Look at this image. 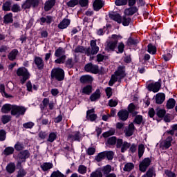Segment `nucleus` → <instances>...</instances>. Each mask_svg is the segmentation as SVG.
<instances>
[{"label": "nucleus", "mask_w": 177, "mask_h": 177, "mask_svg": "<svg viewBox=\"0 0 177 177\" xmlns=\"http://www.w3.org/2000/svg\"><path fill=\"white\" fill-rule=\"evenodd\" d=\"M105 158H107L109 161H111L114 158V151H104Z\"/></svg>", "instance_id": "58836bf2"}, {"label": "nucleus", "mask_w": 177, "mask_h": 177, "mask_svg": "<svg viewBox=\"0 0 177 177\" xmlns=\"http://www.w3.org/2000/svg\"><path fill=\"white\" fill-rule=\"evenodd\" d=\"M86 167L84 165H80L78 167V170L77 172H79V174H81V175H85V174L86 173Z\"/></svg>", "instance_id": "864d4df0"}, {"label": "nucleus", "mask_w": 177, "mask_h": 177, "mask_svg": "<svg viewBox=\"0 0 177 177\" xmlns=\"http://www.w3.org/2000/svg\"><path fill=\"white\" fill-rule=\"evenodd\" d=\"M167 114V111L165 109H160L159 108L156 109V115L158 118H164Z\"/></svg>", "instance_id": "4c0bfd02"}, {"label": "nucleus", "mask_w": 177, "mask_h": 177, "mask_svg": "<svg viewBox=\"0 0 177 177\" xmlns=\"http://www.w3.org/2000/svg\"><path fill=\"white\" fill-rule=\"evenodd\" d=\"M30 156H31L30 151L27 149H25L19 152L17 155V160L19 161L26 162V161H27V159L30 158Z\"/></svg>", "instance_id": "6e6552de"}, {"label": "nucleus", "mask_w": 177, "mask_h": 177, "mask_svg": "<svg viewBox=\"0 0 177 177\" xmlns=\"http://www.w3.org/2000/svg\"><path fill=\"white\" fill-rule=\"evenodd\" d=\"M124 143V140H122V138H118L116 140V148L117 149H121V147H122V145Z\"/></svg>", "instance_id": "774afa93"}, {"label": "nucleus", "mask_w": 177, "mask_h": 177, "mask_svg": "<svg viewBox=\"0 0 177 177\" xmlns=\"http://www.w3.org/2000/svg\"><path fill=\"white\" fill-rule=\"evenodd\" d=\"M80 81L81 84H92L93 77L89 75H84L80 77Z\"/></svg>", "instance_id": "aec40b11"}, {"label": "nucleus", "mask_w": 177, "mask_h": 177, "mask_svg": "<svg viewBox=\"0 0 177 177\" xmlns=\"http://www.w3.org/2000/svg\"><path fill=\"white\" fill-rule=\"evenodd\" d=\"M65 64L68 68H73V67H74V62H73V58H68L65 62Z\"/></svg>", "instance_id": "bf43d9fd"}, {"label": "nucleus", "mask_w": 177, "mask_h": 177, "mask_svg": "<svg viewBox=\"0 0 177 177\" xmlns=\"http://www.w3.org/2000/svg\"><path fill=\"white\" fill-rule=\"evenodd\" d=\"M115 75L116 77H120V78H125L127 77L125 66H118L117 71H115Z\"/></svg>", "instance_id": "4468645a"}, {"label": "nucleus", "mask_w": 177, "mask_h": 177, "mask_svg": "<svg viewBox=\"0 0 177 177\" xmlns=\"http://www.w3.org/2000/svg\"><path fill=\"white\" fill-rule=\"evenodd\" d=\"M40 168L44 172L46 171H49V169H52V168H53V163L48 162H44L42 165H40Z\"/></svg>", "instance_id": "a878e982"}, {"label": "nucleus", "mask_w": 177, "mask_h": 177, "mask_svg": "<svg viewBox=\"0 0 177 177\" xmlns=\"http://www.w3.org/2000/svg\"><path fill=\"white\" fill-rule=\"evenodd\" d=\"M6 139V131L3 129L0 130V141L3 142Z\"/></svg>", "instance_id": "0e129e2a"}, {"label": "nucleus", "mask_w": 177, "mask_h": 177, "mask_svg": "<svg viewBox=\"0 0 177 177\" xmlns=\"http://www.w3.org/2000/svg\"><path fill=\"white\" fill-rule=\"evenodd\" d=\"M10 6H12V1H7L5 3H3L2 9L4 10V12H9L10 11Z\"/></svg>", "instance_id": "a19ab883"}, {"label": "nucleus", "mask_w": 177, "mask_h": 177, "mask_svg": "<svg viewBox=\"0 0 177 177\" xmlns=\"http://www.w3.org/2000/svg\"><path fill=\"white\" fill-rule=\"evenodd\" d=\"M133 168H135V165L133 162H127L124 165L123 171L124 172H131Z\"/></svg>", "instance_id": "f704fd0d"}, {"label": "nucleus", "mask_w": 177, "mask_h": 177, "mask_svg": "<svg viewBox=\"0 0 177 177\" xmlns=\"http://www.w3.org/2000/svg\"><path fill=\"white\" fill-rule=\"evenodd\" d=\"M50 177H67V176L63 174L60 171L57 170L53 171Z\"/></svg>", "instance_id": "8fccbe9b"}, {"label": "nucleus", "mask_w": 177, "mask_h": 177, "mask_svg": "<svg viewBox=\"0 0 177 177\" xmlns=\"http://www.w3.org/2000/svg\"><path fill=\"white\" fill-rule=\"evenodd\" d=\"M139 12V8L136 6H129L128 8L124 10V14L126 16H133L135 13H138Z\"/></svg>", "instance_id": "9b49d317"}, {"label": "nucleus", "mask_w": 177, "mask_h": 177, "mask_svg": "<svg viewBox=\"0 0 177 177\" xmlns=\"http://www.w3.org/2000/svg\"><path fill=\"white\" fill-rule=\"evenodd\" d=\"M106 158L104 155V151L100 152L95 158V161L97 162H100L102 160H104Z\"/></svg>", "instance_id": "09e8293b"}, {"label": "nucleus", "mask_w": 177, "mask_h": 177, "mask_svg": "<svg viewBox=\"0 0 177 177\" xmlns=\"http://www.w3.org/2000/svg\"><path fill=\"white\" fill-rule=\"evenodd\" d=\"M17 75L18 77H22L20 79V82L21 85H24L28 80H30V72H28V69L26 67H20L17 70Z\"/></svg>", "instance_id": "f03ea898"}, {"label": "nucleus", "mask_w": 177, "mask_h": 177, "mask_svg": "<svg viewBox=\"0 0 177 177\" xmlns=\"http://www.w3.org/2000/svg\"><path fill=\"white\" fill-rule=\"evenodd\" d=\"M17 55H19V50L15 48L12 49L8 55V59L10 62H13V60H16L17 57Z\"/></svg>", "instance_id": "4be33fe9"}, {"label": "nucleus", "mask_w": 177, "mask_h": 177, "mask_svg": "<svg viewBox=\"0 0 177 177\" xmlns=\"http://www.w3.org/2000/svg\"><path fill=\"white\" fill-rule=\"evenodd\" d=\"M34 63L39 70H44L45 63L41 57L35 56L34 58Z\"/></svg>", "instance_id": "2eb2a0df"}, {"label": "nucleus", "mask_w": 177, "mask_h": 177, "mask_svg": "<svg viewBox=\"0 0 177 177\" xmlns=\"http://www.w3.org/2000/svg\"><path fill=\"white\" fill-rule=\"evenodd\" d=\"M150 164H151V159L150 158H144L139 164V171L145 172L150 167Z\"/></svg>", "instance_id": "423d86ee"}, {"label": "nucleus", "mask_w": 177, "mask_h": 177, "mask_svg": "<svg viewBox=\"0 0 177 177\" xmlns=\"http://www.w3.org/2000/svg\"><path fill=\"white\" fill-rule=\"evenodd\" d=\"M146 88L149 92L157 93L161 88V83L159 82L149 83L147 85Z\"/></svg>", "instance_id": "0eeeda50"}, {"label": "nucleus", "mask_w": 177, "mask_h": 177, "mask_svg": "<svg viewBox=\"0 0 177 177\" xmlns=\"http://www.w3.org/2000/svg\"><path fill=\"white\" fill-rule=\"evenodd\" d=\"M176 104V101L174 98H169L166 104V107L168 109V110H171L175 107Z\"/></svg>", "instance_id": "c85d7f7f"}, {"label": "nucleus", "mask_w": 177, "mask_h": 177, "mask_svg": "<svg viewBox=\"0 0 177 177\" xmlns=\"http://www.w3.org/2000/svg\"><path fill=\"white\" fill-rule=\"evenodd\" d=\"M50 75L51 81L53 80L58 82L64 81L65 73L64 70L62 68H55L52 69Z\"/></svg>", "instance_id": "f257e3e1"}, {"label": "nucleus", "mask_w": 177, "mask_h": 177, "mask_svg": "<svg viewBox=\"0 0 177 177\" xmlns=\"http://www.w3.org/2000/svg\"><path fill=\"white\" fill-rule=\"evenodd\" d=\"M104 6V1L103 0H95L93 3V10L95 12H99L102 8Z\"/></svg>", "instance_id": "dca6fc26"}, {"label": "nucleus", "mask_w": 177, "mask_h": 177, "mask_svg": "<svg viewBox=\"0 0 177 177\" xmlns=\"http://www.w3.org/2000/svg\"><path fill=\"white\" fill-rule=\"evenodd\" d=\"M93 91V87L91 84H87L84 87H83L82 90V93H83L84 95H91V93H92Z\"/></svg>", "instance_id": "cd10ccee"}, {"label": "nucleus", "mask_w": 177, "mask_h": 177, "mask_svg": "<svg viewBox=\"0 0 177 177\" xmlns=\"http://www.w3.org/2000/svg\"><path fill=\"white\" fill-rule=\"evenodd\" d=\"M115 134V129L111 128L108 131L104 132L102 133L103 138H109V136H113Z\"/></svg>", "instance_id": "ea45409f"}, {"label": "nucleus", "mask_w": 177, "mask_h": 177, "mask_svg": "<svg viewBox=\"0 0 177 177\" xmlns=\"http://www.w3.org/2000/svg\"><path fill=\"white\" fill-rule=\"evenodd\" d=\"M143 154H145V145L143 144H140L138 145V157H139V158H142V157H143Z\"/></svg>", "instance_id": "49530a36"}, {"label": "nucleus", "mask_w": 177, "mask_h": 177, "mask_svg": "<svg viewBox=\"0 0 177 177\" xmlns=\"http://www.w3.org/2000/svg\"><path fill=\"white\" fill-rule=\"evenodd\" d=\"M139 44V40L138 39H133V37H129L127 40V44L129 46L138 45Z\"/></svg>", "instance_id": "3c124183"}, {"label": "nucleus", "mask_w": 177, "mask_h": 177, "mask_svg": "<svg viewBox=\"0 0 177 177\" xmlns=\"http://www.w3.org/2000/svg\"><path fill=\"white\" fill-rule=\"evenodd\" d=\"M6 169L8 174H13L16 171V165L14 162H10L7 165Z\"/></svg>", "instance_id": "c756f323"}, {"label": "nucleus", "mask_w": 177, "mask_h": 177, "mask_svg": "<svg viewBox=\"0 0 177 177\" xmlns=\"http://www.w3.org/2000/svg\"><path fill=\"white\" fill-rule=\"evenodd\" d=\"M78 5V0H70L66 3L68 8H75Z\"/></svg>", "instance_id": "5fc2aeb1"}, {"label": "nucleus", "mask_w": 177, "mask_h": 177, "mask_svg": "<svg viewBox=\"0 0 177 177\" xmlns=\"http://www.w3.org/2000/svg\"><path fill=\"white\" fill-rule=\"evenodd\" d=\"M147 52L150 53V55H156V53H157V47L150 43L147 46Z\"/></svg>", "instance_id": "7c9ffc66"}, {"label": "nucleus", "mask_w": 177, "mask_h": 177, "mask_svg": "<svg viewBox=\"0 0 177 177\" xmlns=\"http://www.w3.org/2000/svg\"><path fill=\"white\" fill-rule=\"evenodd\" d=\"M38 6H39V0H26L21 5V8L22 9H24V10L26 9H31V8H38Z\"/></svg>", "instance_id": "39448f33"}, {"label": "nucleus", "mask_w": 177, "mask_h": 177, "mask_svg": "<svg viewBox=\"0 0 177 177\" xmlns=\"http://www.w3.org/2000/svg\"><path fill=\"white\" fill-rule=\"evenodd\" d=\"M87 156H93L96 153V149L95 147H88L86 150Z\"/></svg>", "instance_id": "052dcab7"}, {"label": "nucleus", "mask_w": 177, "mask_h": 177, "mask_svg": "<svg viewBox=\"0 0 177 177\" xmlns=\"http://www.w3.org/2000/svg\"><path fill=\"white\" fill-rule=\"evenodd\" d=\"M12 106L13 104H3L1 109V113H3V114H8V113H10Z\"/></svg>", "instance_id": "393cba45"}, {"label": "nucleus", "mask_w": 177, "mask_h": 177, "mask_svg": "<svg viewBox=\"0 0 177 177\" xmlns=\"http://www.w3.org/2000/svg\"><path fill=\"white\" fill-rule=\"evenodd\" d=\"M66 59H67V56H66V55H61L55 60V63H56V64H64Z\"/></svg>", "instance_id": "e433bc0d"}, {"label": "nucleus", "mask_w": 177, "mask_h": 177, "mask_svg": "<svg viewBox=\"0 0 177 177\" xmlns=\"http://www.w3.org/2000/svg\"><path fill=\"white\" fill-rule=\"evenodd\" d=\"M39 21L41 26H44L45 23H46V24H48L49 26L52 24V22L53 21V17L50 15H47L46 17H42L39 19Z\"/></svg>", "instance_id": "6ab92c4d"}, {"label": "nucleus", "mask_w": 177, "mask_h": 177, "mask_svg": "<svg viewBox=\"0 0 177 177\" xmlns=\"http://www.w3.org/2000/svg\"><path fill=\"white\" fill-rule=\"evenodd\" d=\"M165 101V94L158 93L156 95V104H162Z\"/></svg>", "instance_id": "b1692460"}, {"label": "nucleus", "mask_w": 177, "mask_h": 177, "mask_svg": "<svg viewBox=\"0 0 177 177\" xmlns=\"http://www.w3.org/2000/svg\"><path fill=\"white\" fill-rule=\"evenodd\" d=\"M64 53H66L64 48H63V47H59L57 50H55L54 56H55V57H60V56H63Z\"/></svg>", "instance_id": "c9c22d12"}, {"label": "nucleus", "mask_w": 177, "mask_h": 177, "mask_svg": "<svg viewBox=\"0 0 177 177\" xmlns=\"http://www.w3.org/2000/svg\"><path fill=\"white\" fill-rule=\"evenodd\" d=\"M34 125H35V124H34V122H28L26 123H24L23 124V127L26 129H32V128H34Z\"/></svg>", "instance_id": "680f3d73"}, {"label": "nucleus", "mask_w": 177, "mask_h": 177, "mask_svg": "<svg viewBox=\"0 0 177 177\" xmlns=\"http://www.w3.org/2000/svg\"><path fill=\"white\" fill-rule=\"evenodd\" d=\"M129 147H131V143L124 141L122 145V147H120V151L121 153H125V151H127V150H128V149H129Z\"/></svg>", "instance_id": "79ce46f5"}, {"label": "nucleus", "mask_w": 177, "mask_h": 177, "mask_svg": "<svg viewBox=\"0 0 177 177\" xmlns=\"http://www.w3.org/2000/svg\"><path fill=\"white\" fill-rule=\"evenodd\" d=\"M118 117L120 121H127L129 118V112L127 109H121L118 113Z\"/></svg>", "instance_id": "ddd939ff"}, {"label": "nucleus", "mask_w": 177, "mask_h": 177, "mask_svg": "<svg viewBox=\"0 0 177 177\" xmlns=\"http://www.w3.org/2000/svg\"><path fill=\"white\" fill-rule=\"evenodd\" d=\"M71 21L69 19H64L59 24L58 28L59 30H64V28H67L68 25L70 24Z\"/></svg>", "instance_id": "5701e85b"}, {"label": "nucleus", "mask_w": 177, "mask_h": 177, "mask_svg": "<svg viewBox=\"0 0 177 177\" xmlns=\"http://www.w3.org/2000/svg\"><path fill=\"white\" fill-rule=\"evenodd\" d=\"M26 175H27V171L24 169H20L17 172V177H24Z\"/></svg>", "instance_id": "69168bd1"}, {"label": "nucleus", "mask_w": 177, "mask_h": 177, "mask_svg": "<svg viewBox=\"0 0 177 177\" xmlns=\"http://www.w3.org/2000/svg\"><path fill=\"white\" fill-rule=\"evenodd\" d=\"M100 97H102V93L100 92V89L97 88L91 95L89 99L91 102H96L97 100H99Z\"/></svg>", "instance_id": "a211bd4d"}, {"label": "nucleus", "mask_w": 177, "mask_h": 177, "mask_svg": "<svg viewBox=\"0 0 177 177\" xmlns=\"http://www.w3.org/2000/svg\"><path fill=\"white\" fill-rule=\"evenodd\" d=\"M13 153H15V148L12 147H8L3 151L5 156H10V154H13Z\"/></svg>", "instance_id": "37998d69"}, {"label": "nucleus", "mask_w": 177, "mask_h": 177, "mask_svg": "<svg viewBox=\"0 0 177 177\" xmlns=\"http://www.w3.org/2000/svg\"><path fill=\"white\" fill-rule=\"evenodd\" d=\"M127 16L128 15H123L122 17V26H124V27H128V26H129V24H131V21H132V19H131V17H127Z\"/></svg>", "instance_id": "bb28decb"}, {"label": "nucleus", "mask_w": 177, "mask_h": 177, "mask_svg": "<svg viewBox=\"0 0 177 177\" xmlns=\"http://www.w3.org/2000/svg\"><path fill=\"white\" fill-rule=\"evenodd\" d=\"M111 38L113 40H111L106 45V49L108 52H114L115 50V48H117V45H118V39H122V36L120 35H115L113 34L111 35Z\"/></svg>", "instance_id": "7ed1b4c3"}, {"label": "nucleus", "mask_w": 177, "mask_h": 177, "mask_svg": "<svg viewBox=\"0 0 177 177\" xmlns=\"http://www.w3.org/2000/svg\"><path fill=\"white\" fill-rule=\"evenodd\" d=\"M84 70L86 71V73L97 74V65H93V64L90 62L85 65Z\"/></svg>", "instance_id": "f8f14e48"}, {"label": "nucleus", "mask_w": 177, "mask_h": 177, "mask_svg": "<svg viewBox=\"0 0 177 177\" xmlns=\"http://www.w3.org/2000/svg\"><path fill=\"white\" fill-rule=\"evenodd\" d=\"M89 3V0H78V5H80L82 8H85L88 6Z\"/></svg>", "instance_id": "e2e57ef3"}, {"label": "nucleus", "mask_w": 177, "mask_h": 177, "mask_svg": "<svg viewBox=\"0 0 177 177\" xmlns=\"http://www.w3.org/2000/svg\"><path fill=\"white\" fill-rule=\"evenodd\" d=\"M5 24H9V23H13V14L12 12L6 14L4 17Z\"/></svg>", "instance_id": "2f4dec72"}, {"label": "nucleus", "mask_w": 177, "mask_h": 177, "mask_svg": "<svg viewBox=\"0 0 177 177\" xmlns=\"http://www.w3.org/2000/svg\"><path fill=\"white\" fill-rule=\"evenodd\" d=\"M117 137L115 136H112L107 140V145L109 146H115L117 143Z\"/></svg>", "instance_id": "c03bdc74"}, {"label": "nucleus", "mask_w": 177, "mask_h": 177, "mask_svg": "<svg viewBox=\"0 0 177 177\" xmlns=\"http://www.w3.org/2000/svg\"><path fill=\"white\" fill-rule=\"evenodd\" d=\"M174 141V138L172 136H169L165 140H163L162 143L160 144V149L162 150H168L171 146H172V142Z\"/></svg>", "instance_id": "1a4fd4ad"}, {"label": "nucleus", "mask_w": 177, "mask_h": 177, "mask_svg": "<svg viewBox=\"0 0 177 177\" xmlns=\"http://www.w3.org/2000/svg\"><path fill=\"white\" fill-rule=\"evenodd\" d=\"M146 177H153L156 176V171H154V168L151 167L146 172Z\"/></svg>", "instance_id": "4d7b16f0"}, {"label": "nucleus", "mask_w": 177, "mask_h": 177, "mask_svg": "<svg viewBox=\"0 0 177 177\" xmlns=\"http://www.w3.org/2000/svg\"><path fill=\"white\" fill-rule=\"evenodd\" d=\"M67 140H70L71 143L81 142V133L80 131H75L73 133L68 134Z\"/></svg>", "instance_id": "9d476101"}, {"label": "nucleus", "mask_w": 177, "mask_h": 177, "mask_svg": "<svg viewBox=\"0 0 177 177\" xmlns=\"http://www.w3.org/2000/svg\"><path fill=\"white\" fill-rule=\"evenodd\" d=\"M125 49V44L124 42L121 41L118 45V50L117 53H124V50Z\"/></svg>", "instance_id": "6e6d98bb"}, {"label": "nucleus", "mask_w": 177, "mask_h": 177, "mask_svg": "<svg viewBox=\"0 0 177 177\" xmlns=\"http://www.w3.org/2000/svg\"><path fill=\"white\" fill-rule=\"evenodd\" d=\"M133 124L136 125L142 124V125H144L145 122H143V116L142 115H137L133 120Z\"/></svg>", "instance_id": "72a5a7b5"}, {"label": "nucleus", "mask_w": 177, "mask_h": 177, "mask_svg": "<svg viewBox=\"0 0 177 177\" xmlns=\"http://www.w3.org/2000/svg\"><path fill=\"white\" fill-rule=\"evenodd\" d=\"M42 104L43 106H41V110H45V108L48 107V104H49V98H44Z\"/></svg>", "instance_id": "338daca9"}, {"label": "nucleus", "mask_w": 177, "mask_h": 177, "mask_svg": "<svg viewBox=\"0 0 177 177\" xmlns=\"http://www.w3.org/2000/svg\"><path fill=\"white\" fill-rule=\"evenodd\" d=\"M10 120H12V116H10L9 115H4L1 118V122L4 124H8V122H9V121H10Z\"/></svg>", "instance_id": "13d9d810"}, {"label": "nucleus", "mask_w": 177, "mask_h": 177, "mask_svg": "<svg viewBox=\"0 0 177 177\" xmlns=\"http://www.w3.org/2000/svg\"><path fill=\"white\" fill-rule=\"evenodd\" d=\"M90 177H103V173L100 169H97L91 174Z\"/></svg>", "instance_id": "a18cd8bd"}, {"label": "nucleus", "mask_w": 177, "mask_h": 177, "mask_svg": "<svg viewBox=\"0 0 177 177\" xmlns=\"http://www.w3.org/2000/svg\"><path fill=\"white\" fill-rule=\"evenodd\" d=\"M27 109H26V107L23 106L12 104L10 114L13 116L17 115V117H20V115H24Z\"/></svg>", "instance_id": "20e7f679"}, {"label": "nucleus", "mask_w": 177, "mask_h": 177, "mask_svg": "<svg viewBox=\"0 0 177 177\" xmlns=\"http://www.w3.org/2000/svg\"><path fill=\"white\" fill-rule=\"evenodd\" d=\"M104 175H110L111 172V166L110 165H107L103 167L102 170L101 171Z\"/></svg>", "instance_id": "de8ad7c7"}, {"label": "nucleus", "mask_w": 177, "mask_h": 177, "mask_svg": "<svg viewBox=\"0 0 177 177\" xmlns=\"http://www.w3.org/2000/svg\"><path fill=\"white\" fill-rule=\"evenodd\" d=\"M57 139V132H50L48 135L47 142L53 143Z\"/></svg>", "instance_id": "473e14b6"}, {"label": "nucleus", "mask_w": 177, "mask_h": 177, "mask_svg": "<svg viewBox=\"0 0 177 177\" xmlns=\"http://www.w3.org/2000/svg\"><path fill=\"white\" fill-rule=\"evenodd\" d=\"M115 5L116 6H125V5H128V0H115Z\"/></svg>", "instance_id": "603ef678"}, {"label": "nucleus", "mask_w": 177, "mask_h": 177, "mask_svg": "<svg viewBox=\"0 0 177 177\" xmlns=\"http://www.w3.org/2000/svg\"><path fill=\"white\" fill-rule=\"evenodd\" d=\"M55 5H56V0H47L44 3L45 12H49V10H52Z\"/></svg>", "instance_id": "f3484780"}, {"label": "nucleus", "mask_w": 177, "mask_h": 177, "mask_svg": "<svg viewBox=\"0 0 177 177\" xmlns=\"http://www.w3.org/2000/svg\"><path fill=\"white\" fill-rule=\"evenodd\" d=\"M93 113H95V109H91L86 111V118H89L91 122H93L97 118V115Z\"/></svg>", "instance_id": "412c9836"}]
</instances>
